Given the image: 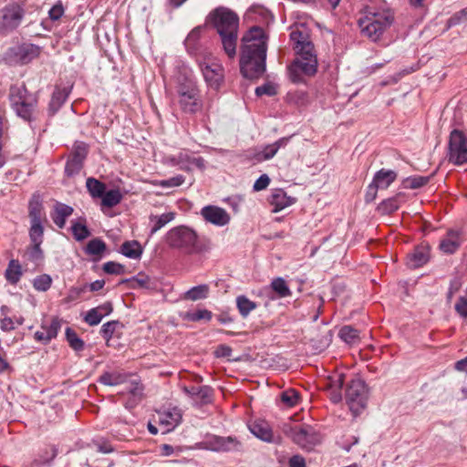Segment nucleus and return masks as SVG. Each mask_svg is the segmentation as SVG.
Instances as JSON below:
<instances>
[{
    "label": "nucleus",
    "mask_w": 467,
    "mask_h": 467,
    "mask_svg": "<svg viewBox=\"0 0 467 467\" xmlns=\"http://www.w3.org/2000/svg\"><path fill=\"white\" fill-rule=\"evenodd\" d=\"M268 36L260 26L251 27L242 37L241 72L246 78H257L265 71Z\"/></svg>",
    "instance_id": "f257e3e1"
},
{
    "label": "nucleus",
    "mask_w": 467,
    "mask_h": 467,
    "mask_svg": "<svg viewBox=\"0 0 467 467\" xmlns=\"http://www.w3.org/2000/svg\"><path fill=\"white\" fill-rule=\"evenodd\" d=\"M290 29V39L297 57L288 67L289 77L294 83H301L304 81L303 76L316 74L317 58L310 40L309 29L304 24H296Z\"/></svg>",
    "instance_id": "f03ea898"
},
{
    "label": "nucleus",
    "mask_w": 467,
    "mask_h": 467,
    "mask_svg": "<svg viewBox=\"0 0 467 467\" xmlns=\"http://www.w3.org/2000/svg\"><path fill=\"white\" fill-rule=\"evenodd\" d=\"M210 17L221 37L224 53L229 58H234L238 39V16L227 8L219 7L210 15Z\"/></svg>",
    "instance_id": "7ed1b4c3"
},
{
    "label": "nucleus",
    "mask_w": 467,
    "mask_h": 467,
    "mask_svg": "<svg viewBox=\"0 0 467 467\" xmlns=\"http://www.w3.org/2000/svg\"><path fill=\"white\" fill-rule=\"evenodd\" d=\"M393 22L394 15L389 9L370 7L358 19V26L362 36L377 42L392 26Z\"/></svg>",
    "instance_id": "20e7f679"
},
{
    "label": "nucleus",
    "mask_w": 467,
    "mask_h": 467,
    "mask_svg": "<svg viewBox=\"0 0 467 467\" xmlns=\"http://www.w3.org/2000/svg\"><path fill=\"white\" fill-rule=\"evenodd\" d=\"M176 101L182 112L195 114L202 110L203 102L201 91L194 78H180L176 87Z\"/></svg>",
    "instance_id": "39448f33"
},
{
    "label": "nucleus",
    "mask_w": 467,
    "mask_h": 467,
    "mask_svg": "<svg viewBox=\"0 0 467 467\" xmlns=\"http://www.w3.org/2000/svg\"><path fill=\"white\" fill-rule=\"evenodd\" d=\"M9 97L11 107L19 118L28 122L36 119V98L25 86L12 87Z\"/></svg>",
    "instance_id": "423d86ee"
},
{
    "label": "nucleus",
    "mask_w": 467,
    "mask_h": 467,
    "mask_svg": "<svg viewBox=\"0 0 467 467\" xmlns=\"http://www.w3.org/2000/svg\"><path fill=\"white\" fill-rule=\"evenodd\" d=\"M167 243L170 246L183 249L189 254L205 250L195 231L186 226L171 229L167 234Z\"/></svg>",
    "instance_id": "0eeeda50"
},
{
    "label": "nucleus",
    "mask_w": 467,
    "mask_h": 467,
    "mask_svg": "<svg viewBox=\"0 0 467 467\" xmlns=\"http://www.w3.org/2000/svg\"><path fill=\"white\" fill-rule=\"evenodd\" d=\"M196 61L207 85L219 88L224 78L223 66L208 52L196 55Z\"/></svg>",
    "instance_id": "6e6552de"
},
{
    "label": "nucleus",
    "mask_w": 467,
    "mask_h": 467,
    "mask_svg": "<svg viewBox=\"0 0 467 467\" xmlns=\"http://www.w3.org/2000/svg\"><path fill=\"white\" fill-rule=\"evenodd\" d=\"M25 9L19 3H10L0 9V36H7L16 30L25 16Z\"/></svg>",
    "instance_id": "1a4fd4ad"
},
{
    "label": "nucleus",
    "mask_w": 467,
    "mask_h": 467,
    "mask_svg": "<svg viewBox=\"0 0 467 467\" xmlns=\"http://www.w3.org/2000/svg\"><path fill=\"white\" fill-rule=\"evenodd\" d=\"M346 402L353 416H358L367 404V388L363 380L352 379L346 389Z\"/></svg>",
    "instance_id": "9d476101"
},
{
    "label": "nucleus",
    "mask_w": 467,
    "mask_h": 467,
    "mask_svg": "<svg viewBox=\"0 0 467 467\" xmlns=\"http://www.w3.org/2000/svg\"><path fill=\"white\" fill-rule=\"evenodd\" d=\"M449 161L455 165L467 163V135L459 130H453L449 138Z\"/></svg>",
    "instance_id": "9b49d317"
},
{
    "label": "nucleus",
    "mask_w": 467,
    "mask_h": 467,
    "mask_svg": "<svg viewBox=\"0 0 467 467\" xmlns=\"http://www.w3.org/2000/svg\"><path fill=\"white\" fill-rule=\"evenodd\" d=\"M28 213L31 223L29 236L31 242H36V244H37L40 242V238L44 234L42 222L45 217L43 204L38 195H34L29 201Z\"/></svg>",
    "instance_id": "f8f14e48"
},
{
    "label": "nucleus",
    "mask_w": 467,
    "mask_h": 467,
    "mask_svg": "<svg viewBox=\"0 0 467 467\" xmlns=\"http://www.w3.org/2000/svg\"><path fill=\"white\" fill-rule=\"evenodd\" d=\"M182 418V411L177 407L165 408L157 411V422L161 434L165 435L179 425Z\"/></svg>",
    "instance_id": "ddd939ff"
},
{
    "label": "nucleus",
    "mask_w": 467,
    "mask_h": 467,
    "mask_svg": "<svg viewBox=\"0 0 467 467\" xmlns=\"http://www.w3.org/2000/svg\"><path fill=\"white\" fill-rule=\"evenodd\" d=\"M203 219L215 226L223 227L231 221L230 214L223 209L215 205H207L201 210Z\"/></svg>",
    "instance_id": "4468645a"
},
{
    "label": "nucleus",
    "mask_w": 467,
    "mask_h": 467,
    "mask_svg": "<svg viewBox=\"0 0 467 467\" xmlns=\"http://www.w3.org/2000/svg\"><path fill=\"white\" fill-rule=\"evenodd\" d=\"M285 434L298 438L314 437L317 435V430L306 423L295 421L289 418L288 421L284 424Z\"/></svg>",
    "instance_id": "2eb2a0df"
},
{
    "label": "nucleus",
    "mask_w": 467,
    "mask_h": 467,
    "mask_svg": "<svg viewBox=\"0 0 467 467\" xmlns=\"http://www.w3.org/2000/svg\"><path fill=\"white\" fill-rule=\"evenodd\" d=\"M62 320L58 317H52L49 324L43 323L40 330L35 333V338L43 343H48L50 340L57 336L61 328Z\"/></svg>",
    "instance_id": "dca6fc26"
},
{
    "label": "nucleus",
    "mask_w": 467,
    "mask_h": 467,
    "mask_svg": "<svg viewBox=\"0 0 467 467\" xmlns=\"http://www.w3.org/2000/svg\"><path fill=\"white\" fill-rule=\"evenodd\" d=\"M345 376L343 373H335L328 377L326 386L329 393L330 400L334 403H338L342 400V387L344 385Z\"/></svg>",
    "instance_id": "f3484780"
},
{
    "label": "nucleus",
    "mask_w": 467,
    "mask_h": 467,
    "mask_svg": "<svg viewBox=\"0 0 467 467\" xmlns=\"http://www.w3.org/2000/svg\"><path fill=\"white\" fill-rule=\"evenodd\" d=\"M295 200L289 197L282 189H275L269 197V202L273 206V212L277 213L292 205Z\"/></svg>",
    "instance_id": "a211bd4d"
},
{
    "label": "nucleus",
    "mask_w": 467,
    "mask_h": 467,
    "mask_svg": "<svg viewBox=\"0 0 467 467\" xmlns=\"http://www.w3.org/2000/svg\"><path fill=\"white\" fill-rule=\"evenodd\" d=\"M430 258V251L427 246L416 247L413 252L408 254L407 265L410 268H418L425 265Z\"/></svg>",
    "instance_id": "6ab92c4d"
},
{
    "label": "nucleus",
    "mask_w": 467,
    "mask_h": 467,
    "mask_svg": "<svg viewBox=\"0 0 467 467\" xmlns=\"http://www.w3.org/2000/svg\"><path fill=\"white\" fill-rule=\"evenodd\" d=\"M237 447V440H205L199 448L213 451H227Z\"/></svg>",
    "instance_id": "aec40b11"
},
{
    "label": "nucleus",
    "mask_w": 467,
    "mask_h": 467,
    "mask_svg": "<svg viewBox=\"0 0 467 467\" xmlns=\"http://www.w3.org/2000/svg\"><path fill=\"white\" fill-rule=\"evenodd\" d=\"M289 141L288 137H284L276 140L272 144H268L264 147L261 151L255 154V159L258 161H263L272 159L280 148L285 147Z\"/></svg>",
    "instance_id": "412c9836"
},
{
    "label": "nucleus",
    "mask_w": 467,
    "mask_h": 467,
    "mask_svg": "<svg viewBox=\"0 0 467 467\" xmlns=\"http://www.w3.org/2000/svg\"><path fill=\"white\" fill-rule=\"evenodd\" d=\"M462 244L459 232L449 231L441 240L440 249L445 254L455 253Z\"/></svg>",
    "instance_id": "4be33fe9"
},
{
    "label": "nucleus",
    "mask_w": 467,
    "mask_h": 467,
    "mask_svg": "<svg viewBox=\"0 0 467 467\" xmlns=\"http://www.w3.org/2000/svg\"><path fill=\"white\" fill-rule=\"evenodd\" d=\"M73 208L62 202H57L51 213L54 223L60 229L64 228L67 218L73 213Z\"/></svg>",
    "instance_id": "5701e85b"
},
{
    "label": "nucleus",
    "mask_w": 467,
    "mask_h": 467,
    "mask_svg": "<svg viewBox=\"0 0 467 467\" xmlns=\"http://www.w3.org/2000/svg\"><path fill=\"white\" fill-rule=\"evenodd\" d=\"M248 428L253 435L256 438H272V430L270 424L261 419L251 421Z\"/></svg>",
    "instance_id": "b1692460"
},
{
    "label": "nucleus",
    "mask_w": 467,
    "mask_h": 467,
    "mask_svg": "<svg viewBox=\"0 0 467 467\" xmlns=\"http://www.w3.org/2000/svg\"><path fill=\"white\" fill-rule=\"evenodd\" d=\"M269 289L275 294V296L269 295V298L271 299L284 298L292 295L288 285L282 277L274 278L270 284Z\"/></svg>",
    "instance_id": "393cba45"
},
{
    "label": "nucleus",
    "mask_w": 467,
    "mask_h": 467,
    "mask_svg": "<svg viewBox=\"0 0 467 467\" xmlns=\"http://www.w3.org/2000/svg\"><path fill=\"white\" fill-rule=\"evenodd\" d=\"M397 178V173L391 170L381 169L374 175L372 182L379 189H387Z\"/></svg>",
    "instance_id": "a878e982"
},
{
    "label": "nucleus",
    "mask_w": 467,
    "mask_h": 467,
    "mask_svg": "<svg viewBox=\"0 0 467 467\" xmlns=\"http://www.w3.org/2000/svg\"><path fill=\"white\" fill-rule=\"evenodd\" d=\"M128 375L121 371H106L102 373L99 381L106 386H117L126 381Z\"/></svg>",
    "instance_id": "bb28decb"
},
{
    "label": "nucleus",
    "mask_w": 467,
    "mask_h": 467,
    "mask_svg": "<svg viewBox=\"0 0 467 467\" xmlns=\"http://www.w3.org/2000/svg\"><path fill=\"white\" fill-rule=\"evenodd\" d=\"M175 213L172 212L162 213L161 215H150V223L152 224L150 229V234H154L160 229L164 227L167 223L174 220Z\"/></svg>",
    "instance_id": "cd10ccee"
},
{
    "label": "nucleus",
    "mask_w": 467,
    "mask_h": 467,
    "mask_svg": "<svg viewBox=\"0 0 467 467\" xmlns=\"http://www.w3.org/2000/svg\"><path fill=\"white\" fill-rule=\"evenodd\" d=\"M123 196L119 189H112L108 192H105L103 196H101V210L104 211V208H112L118 205Z\"/></svg>",
    "instance_id": "c85d7f7f"
},
{
    "label": "nucleus",
    "mask_w": 467,
    "mask_h": 467,
    "mask_svg": "<svg viewBox=\"0 0 467 467\" xmlns=\"http://www.w3.org/2000/svg\"><path fill=\"white\" fill-rule=\"evenodd\" d=\"M120 252L130 259H140L142 254V247L137 241H128L122 244Z\"/></svg>",
    "instance_id": "c756f323"
},
{
    "label": "nucleus",
    "mask_w": 467,
    "mask_h": 467,
    "mask_svg": "<svg viewBox=\"0 0 467 467\" xmlns=\"http://www.w3.org/2000/svg\"><path fill=\"white\" fill-rule=\"evenodd\" d=\"M210 292V287L206 284L199 285L192 287L187 292H185L183 297L187 300L197 301L201 299H205L208 297Z\"/></svg>",
    "instance_id": "7c9ffc66"
},
{
    "label": "nucleus",
    "mask_w": 467,
    "mask_h": 467,
    "mask_svg": "<svg viewBox=\"0 0 467 467\" xmlns=\"http://www.w3.org/2000/svg\"><path fill=\"white\" fill-rule=\"evenodd\" d=\"M5 278L11 284H16L22 276V266L17 260H11L5 270Z\"/></svg>",
    "instance_id": "2f4dec72"
},
{
    "label": "nucleus",
    "mask_w": 467,
    "mask_h": 467,
    "mask_svg": "<svg viewBox=\"0 0 467 467\" xmlns=\"http://www.w3.org/2000/svg\"><path fill=\"white\" fill-rule=\"evenodd\" d=\"M184 391L192 397L200 399L202 402H208L212 396V389L207 386H192L191 388H184Z\"/></svg>",
    "instance_id": "473e14b6"
},
{
    "label": "nucleus",
    "mask_w": 467,
    "mask_h": 467,
    "mask_svg": "<svg viewBox=\"0 0 467 467\" xmlns=\"http://www.w3.org/2000/svg\"><path fill=\"white\" fill-rule=\"evenodd\" d=\"M86 187L92 198H101L106 192L105 183L95 178H88L86 181Z\"/></svg>",
    "instance_id": "72a5a7b5"
},
{
    "label": "nucleus",
    "mask_w": 467,
    "mask_h": 467,
    "mask_svg": "<svg viewBox=\"0 0 467 467\" xmlns=\"http://www.w3.org/2000/svg\"><path fill=\"white\" fill-rule=\"evenodd\" d=\"M69 94V90L67 88H58L54 91L51 100H50V109L55 113L67 100Z\"/></svg>",
    "instance_id": "f704fd0d"
},
{
    "label": "nucleus",
    "mask_w": 467,
    "mask_h": 467,
    "mask_svg": "<svg viewBox=\"0 0 467 467\" xmlns=\"http://www.w3.org/2000/svg\"><path fill=\"white\" fill-rule=\"evenodd\" d=\"M236 306L243 317H246L253 310L256 308V304L254 301H251L245 296H237Z\"/></svg>",
    "instance_id": "c9c22d12"
},
{
    "label": "nucleus",
    "mask_w": 467,
    "mask_h": 467,
    "mask_svg": "<svg viewBox=\"0 0 467 467\" xmlns=\"http://www.w3.org/2000/svg\"><path fill=\"white\" fill-rule=\"evenodd\" d=\"M340 338L348 344H355L359 340V332L350 326H344L338 333Z\"/></svg>",
    "instance_id": "e433bc0d"
},
{
    "label": "nucleus",
    "mask_w": 467,
    "mask_h": 467,
    "mask_svg": "<svg viewBox=\"0 0 467 467\" xmlns=\"http://www.w3.org/2000/svg\"><path fill=\"white\" fill-rule=\"evenodd\" d=\"M23 323L24 318L22 317L13 318L7 316H4L0 318V328L3 331L9 332L16 329L17 326H21Z\"/></svg>",
    "instance_id": "4c0bfd02"
},
{
    "label": "nucleus",
    "mask_w": 467,
    "mask_h": 467,
    "mask_svg": "<svg viewBox=\"0 0 467 467\" xmlns=\"http://www.w3.org/2000/svg\"><path fill=\"white\" fill-rule=\"evenodd\" d=\"M66 337L70 348H72L75 351H81L84 349V341L70 327L66 329Z\"/></svg>",
    "instance_id": "58836bf2"
},
{
    "label": "nucleus",
    "mask_w": 467,
    "mask_h": 467,
    "mask_svg": "<svg viewBox=\"0 0 467 467\" xmlns=\"http://www.w3.org/2000/svg\"><path fill=\"white\" fill-rule=\"evenodd\" d=\"M280 399L283 404L288 408H291L298 403L299 395L298 392L294 389H288L281 393Z\"/></svg>",
    "instance_id": "ea45409f"
},
{
    "label": "nucleus",
    "mask_w": 467,
    "mask_h": 467,
    "mask_svg": "<svg viewBox=\"0 0 467 467\" xmlns=\"http://www.w3.org/2000/svg\"><path fill=\"white\" fill-rule=\"evenodd\" d=\"M106 250V244L99 239L90 240L86 246V253L91 255L100 256Z\"/></svg>",
    "instance_id": "a19ab883"
},
{
    "label": "nucleus",
    "mask_w": 467,
    "mask_h": 467,
    "mask_svg": "<svg viewBox=\"0 0 467 467\" xmlns=\"http://www.w3.org/2000/svg\"><path fill=\"white\" fill-rule=\"evenodd\" d=\"M51 284L52 278L47 274L36 276L33 281L34 288L41 292L47 291L50 288Z\"/></svg>",
    "instance_id": "79ce46f5"
},
{
    "label": "nucleus",
    "mask_w": 467,
    "mask_h": 467,
    "mask_svg": "<svg viewBox=\"0 0 467 467\" xmlns=\"http://www.w3.org/2000/svg\"><path fill=\"white\" fill-rule=\"evenodd\" d=\"M130 282L132 288H150V279L148 275H138L128 280H123L121 283Z\"/></svg>",
    "instance_id": "37998d69"
},
{
    "label": "nucleus",
    "mask_w": 467,
    "mask_h": 467,
    "mask_svg": "<svg viewBox=\"0 0 467 467\" xmlns=\"http://www.w3.org/2000/svg\"><path fill=\"white\" fill-rule=\"evenodd\" d=\"M82 166L83 161L71 156L66 163L65 172L67 176H74L80 171Z\"/></svg>",
    "instance_id": "c03bdc74"
},
{
    "label": "nucleus",
    "mask_w": 467,
    "mask_h": 467,
    "mask_svg": "<svg viewBox=\"0 0 467 467\" xmlns=\"http://www.w3.org/2000/svg\"><path fill=\"white\" fill-rule=\"evenodd\" d=\"M212 312L207 309H199L194 312H188L185 315L186 319L193 322L200 321L202 319L209 321L212 319Z\"/></svg>",
    "instance_id": "a18cd8bd"
},
{
    "label": "nucleus",
    "mask_w": 467,
    "mask_h": 467,
    "mask_svg": "<svg viewBox=\"0 0 467 467\" xmlns=\"http://www.w3.org/2000/svg\"><path fill=\"white\" fill-rule=\"evenodd\" d=\"M74 237L78 241L86 239L89 235V231L87 226L82 223H74L71 226Z\"/></svg>",
    "instance_id": "49530a36"
},
{
    "label": "nucleus",
    "mask_w": 467,
    "mask_h": 467,
    "mask_svg": "<svg viewBox=\"0 0 467 467\" xmlns=\"http://www.w3.org/2000/svg\"><path fill=\"white\" fill-rule=\"evenodd\" d=\"M429 179L423 176L409 177L404 181V187L408 189H418L425 185Z\"/></svg>",
    "instance_id": "de8ad7c7"
},
{
    "label": "nucleus",
    "mask_w": 467,
    "mask_h": 467,
    "mask_svg": "<svg viewBox=\"0 0 467 467\" xmlns=\"http://www.w3.org/2000/svg\"><path fill=\"white\" fill-rule=\"evenodd\" d=\"M103 317H104L102 316L100 311L97 307H94L88 311V313L85 316L84 320L89 326H97L101 322Z\"/></svg>",
    "instance_id": "09e8293b"
},
{
    "label": "nucleus",
    "mask_w": 467,
    "mask_h": 467,
    "mask_svg": "<svg viewBox=\"0 0 467 467\" xmlns=\"http://www.w3.org/2000/svg\"><path fill=\"white\" fill-rule=\"evenodd\" d=\"M202 29L200 27H196L191 31L188 36L185 39V46L190 52H193L195 49V45L197 44Z\"/></svg>",
    "instance_id": "8fccbe9b"
},
{
    "label": "nucleus",
    "mask_w": 467,
    "mask_h": 467,
    "mask_svg": "<svg viewBox=\"0 0 467 467\" xmlns=\"http://www.w3.org/2000/svg\"><path fill=\"white\" fill-rule=\"evenodd\" d=\"M179 160L181 161H187L190 165L194 166L200 170H204L205 161L202 157H190L186 153H180Z\"/></svg>",
    "instance_id": "3c124183"
},
{
    "label": "nucleus",
    "mask_w": 467,
    "mask_h": 467,
    "mask_svg": "<svg viewBox=\"0 0 467 467\" xmlns=\"http://www.w3.org/2000/svg\"><path fill=\"white\" fill-rule=\"evenodd\" d=\"M21 51L24 62H27L39 55V48L34 45L23 47Z\"/></svg>",
    "instance_id": "603ef678"
},
{
    "label": "nucleus",
    "mask_w": 467,
    "mask_h": 467,
    "mask_svg": "<svg viewBox=\"0 0 467 467\" xmlns=\"http://www.w3.org/2000/svg\"><path fill=\"white\" fill-rule=\"evenodd\" d=\"M184 181H185L184 176L176 175L170 179L160 181L158 185L164 187V188L178 187V186L182 185L184 182Z\"/></svg>",
    "instance_id": "864d4df0"
},
{
    "label": "nucleus",
    "mask_w": 467,
    "mask_h": 467,
    "mask_svg": "<svg viewBox=\"0 0 467 467\" xmlns=\"http://www.w3.org/2000/svg\"><path fill=\"white\" fill-rule=\"evenodd\" d=\"M103 270L107 274L121 275L124 273V266L115 262H107L103 265Z\"/></svg>",
    "instance_id": "5fc2aeb1"
},
{
    "label": "nucleus",
    "mask_w": 467,
    "mask_h": 467,
    "mask_svg": "<svg viewBox=\"0 0 467 467\" xmlns=\"http://www.w3.org/2000/svg\"><path fill=\"white\" fill-rule=\"evenodd\" d=\"M463 21H467V7L454 14L449 20V26H456Z\"/></svg>",
    "instance_id": "6e6d98bb"
},
{
    "label": "nucleus",
    "mask_w": 467,
    "mask_h": 467,
    "mask_svg": "<svg viewBox=\"0 0 467 467\" xmlns=\"http://www.w3.org/2000/svg\"><path fill=\"white\" fill-rule=\"evenodd\" d=\"M270 183V178L266 174H262L254 183L253 189L255 192H260L267 188Z\"/></svg>",
    "instance_id": "4d7b16f0"
},
{
    "label": "nucleus",
    "mask_w": 467,
    "mask_h": 467,
    "mask_svg": "<svg viewBox=\"0 0 467 467\" xmlns=\"http://www.w3.org/2000/svg\"><path fill=\"white\" fill-rule=\"evenodd\" d=\"M400 207V203L397 198H391L384 201L381 203V208L387 213H393Z\"/></svg>",
    "instance_id": "13d9d810"
},
{
    "label": "nucleus",
    "mask_w": 467,
    "mask_h": 467,
    "mask_svg": "<svg viewBox=\"0 0 467 467\" xmlns=\"http://www.w3.org/2000/svg\"><path fill=\"white\" fill-rule=\"evenodd\" d=\"M257 96L268 95L273 96L276 93L275 87L272 84H265L255 88Z\"/></svg>",
    "instance_id": "bf43d9fd"
},
{
    "label": "nucleus",
    "mask_w": 467,
    "mask_h": 467,
    "mask_svg": "<svg viewBox=\"0 0 467 467\" xmlns=\"http://www.w3.org/2000/svg\"><path fill=\"white\" fill-rule=\"evenodd\" d=\"M455 310L462 317H467V297L461 296L458 299Z\"/></svg>",
    "instance_id": "052dcab7"
},
{
    "label": "nucleus",
    "mask_w": 467,
    "mask_h": 467,
    "mask_svg": "<svg viewBox=\"0 0 467 467\" xmlns=\"http://www.w3.org/2000/svg\"><path fill=\"white\" fill-rule=\"evenodd\" d=\"M87 156V146L83 143L75 146L72 157L83 161Z\"/></svg>",
    "instance_id": "680f3d73"
},
{
    "label": "nucleus",
    "mask_w": 467,
    "mask_h": 467,
    "mask_svg": "<svg viewBox=\"0 0 467 467\" xmlns=\"http://www.w3.org/2000/svg\"><path fill=\"white\" fill-rule=\"evenodd\" d=\"M48 14L51 20H58L64 14V8L61 4L55 5Z\"/></svg>",
    "instance_id": "e2e57ef3"
},
{
    "label": "nucleus",
    "mask_w": 467,
    "mask_h": 467,
    "mask_svg": "<svg viewBox=\"0 0 467 467\" xmlns=\"http://www.w3.org/2000/svg\"><path fill=\"white\" fill-rule=\"evenodd\" d=\"M231 354L232 348L226 345H221L215 350V355L218 358H229Z\"/></svg>",
    "instance_id": "0e129e2a"
},
{
    "label": "nucleus",
    "mask_w": 467,
    "mask_h": 467,
    "mask_svg": "<svg viewBox=\"0 0 467 467\" xmlns=\"http://www.w3.org/2000/svg\"><path fill=\"white\" fill-rule=\"evenodd\" d=\"M289 467H306L305 459L299 455H294L289 460Z\"/></svg>",
    "instance_id": "69168bd1"
},
{
    "label": "nucleus",
    "mask_w": 467,
    "mask_h": 467,
    "mask_svg": "<svg viewBox=\"0 0 467 467\" xmlns=\"http://www.w3.org/2000/svg\"><path fill=\"white\" fill-rule=\"evenodd\" d=\"M378 190L379 188L373 182H371L368 187L366 201L372 202L377 196Z\"/></svg>",
    "instance_id": "338daca9"
},
{
    "label": "nucleus",
    "mask_w": 467,
    "mask_h": 467,
    "mask_svg": "<svg viewBox=\"0 0 467 467\" xmlns=\"http://www.w3.org/2000/svg\"><path fill=\"white\" fill-rule=\"evenodd\" d=\"M114 330V323L107 322L101 327V334L104 337H110Z\"/></svg>",
    "instance_id": "774afa93"
}]
</instances>
